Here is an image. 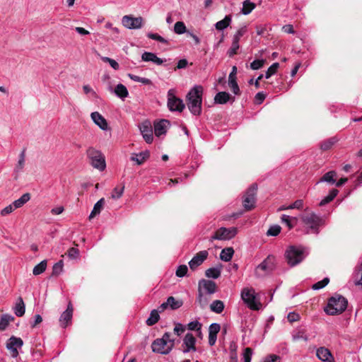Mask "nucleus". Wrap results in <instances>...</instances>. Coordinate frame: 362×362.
<instances>
[{
	"label": "nucleus",
	"mask_w": 362,
	"mask_h": 362,
	"mask_svg": "<svg viewBox=\"0 0 362 362\" xmlns=\"http://www.w3.org/2000/svg\"><path fill=\"white\" fill-rule=\"evenodd\" d=\"M90 165L100 171L105 170L106 167L105 156L100 151L93 147L88 148L86 151Z\"/></svg>",
	"instance_id": "obj_6"
},
{
	"label": "nucleus",
	"mask_w": 362,
	"mask_h": 362,
	"mask_svg": "<svg viewBox=\"0 0 362 362\" xmlns=\"http://www.w3.org/2000/svg\"><path fill=\"white\" fill-rule=\"evenodd\" d=\"M158 322V310L154 309L151 311L150 317L146 320V324L152 326Z\"/></svg>",
	"instance_id": "obj_38"
},
{
	"label": "nucleus",
	"mask_w": 362,
	"mask_h": 362,
	"mask_svg": "<svg viewBox=\"0 0 362 362\" xmlns=\"http://www.w3.org/2000/svg\"><path fill=\"white\" fill-rule=\"evenodd\" d=\"M337 173L335 171H329L325 173L321 178L320 182H326L329 183L334 184L336 182L334 177H336Z\"/></svg>",
	"instance_id": "obj_35"
},
{
	"label": "nucleus",
	"mask_w": 362,
	"mask_h": 362,
	"mask_svg": "<svg viewBox=\"0 0 362 362\" xmlns=\"http://www.w3.org/2000/svg\"><path fill=\"white\" fill-rule=\"evenodd\" d=\"M257 190V185L256 184H253L247 189L243 195V205L246 211H250L255 208Z\"/></svg>",
	"instance_id": "obj_8"
},
{
	"label": "nucleus",
	"mask_w": 362,
	"mask_h": 362,
	"mask_svg": "<svg viewBox=\"0 0 362 362\" xmlns=\"http://www.w3.org/2000/svg\"><path fill=\"white\" fill-rule=\"evenodd\" d=\"M202 326V325L199 322L195 320L188 323L187 328L189 330L197 331V332H199V334H201Z\"/></svg>",
	"instance_id": "obj_45"
},
{
	"label": "nucleus",
	"mask_w": 362,
	"mask_h": 362,
	"mask_svg": "<svg viewBox=\"0 0 362 362\" xmlns=\"http://www.w3.org/2000/svg\"><path fill=\"white\" fill-rule=\"evenodd\" d=\"M15 209H16L14 208V206L12 203L11 204H9L8 206H6L1 211V215L3 216H6L12 213Z\"/></svg>",
	"instance_id": "obj_62"
},
{
	"label": "nucleus",
	"mask_w": 362,
	"mask_h": 362,
	"mask_svg": "<svg viewBox=\"0 0 362 362\" xmlns=\"http://www.w3.org/2000/svg\"><path fill=\"white\" fill-rule=\"evenodd\" d=\"M275 257L272 255H269L261 264H259L256 267L255 271V276L260 278L267 275L275 269Z\"/></svg>",
	"instance_id": "obj_7"
},
{
	"label": "nucleus",
	"mask_w": 362,
	"mask_h": 362,
	"mask_svg": "<svg viewBox=\"0 0 362 362\" xmlns=\"http://www.w3.org/2000/svg\"><path fill=\"white\" fill-rule=\"evenodd\" d=\"M206 294L198 292V296L197 298V302L199 304L202 308H204L207 305L209 299L206 296Z\"/></svg>",
	"instance_id": "obj_41"
},
{
	"label": "nucleus",
	"mask_w": 362,
	"mask_h": 362,
	"mask_svg": "<svg viewBox=\"0 0 362 362\" xmlns=\"http://www.w3.org/2000/svg\"><path fill=\"white\" fill-rule=\"evenodd\" d=\"M91 118L94 123L97 124L103 130H106L108 128V124L106 119L98 112H92Z\"/></svg>",
	"instance_id": "obj_21"
},
{
	"label": "nucleus",
	"mask_w": 362,
	"mask_h": 362,
	"mask_svg": "<svg viewBox=\"0 0 362 362\" xmlns=\"http://www.w3.org/2000/svg\"><path fill=\"white\" fill-rule=\"evenodd\" d=\"M104 204H105V199L104 198H101L100 200H98L95 204L93 209L88 217L89 220H91L95 216L98 215L101 212V211L104 206Z\"/></svg>",
	"instance_id": "obj_24"
},
{
	"label": "nucleus",
	"mask_w": 362,
	"mask_h": 362,
	"mask_svg": "<svg viewBox=\"0 0 362 362\" xmlns=\"http://www.w3.org/2000/svg\"><path fill=\"white\" fill-rule=\"evenodd\" d=\"M128 76L132 80H133L134 81L140 82V83H142L146 84V85L151 84V81L148 78H142V77H140L139 76H136V75H134V74H129Z\"/></svg>",
	"instance_id": "obj_50"
},
{
	"label": "nucleus",
	"mask_w": 362,
	"mask_h": 362,
	"mask_svg": "<svg viewBox=\"0 0 362 362\" xmlns=\"http://www.w3.org/2000/svg\"><path fill=\"white\" fill-rule=\"evenodd\" d=\"M183 305V301L180 299H176L173 296L168 298L165 302L160 305V312L165 310H177Z\"/></svg>",
	"instance_id": "obj_18"
},
{
	"label": "nucleus",
	"mask_w": 362,
	"mask_h": 362,
	"mask_svg": "<svg viewBox=\"0 0 362 362\" xmlns=\"http://www.w3.org/2000/svg\"><path fill=\"white\" fill-rule=\"evenodd\" d=\"M228 85L235 95H239L240 91L236 80H229Z\"/></svg>",
	"instance_id": "obj_56"
},
{
	"label": "nucleus",
	"mask_w": 362,
	"mask_h": 362,
	"mask_svg": "<svg viewBox=\"0 0 362 362\" xmlns=\"http://www.w3.org/2000/svg\"><path fill=\"white\" fill-rule=\"evenodd\" d=\"M185 331V327L183 325H182L181 323H176L175 324V328H174V332H175V333L176 334L180 336Z\"/></svg>",
	"instance_id": "obj_64"
},
{
	"label": "nucleus",
	"mask_w": 362,
	"mask_h": 362,
	"mask_svg": "<svg viewBox=\"0 0 362 362\" xmlns=\"http://www.w3.org/2000/svg\"><path fill=\"white\" fill-rule=\"evenodd\" d=\"M15 320V317L9 314L1 315L0 319V331H4L10 324Z\"/></svg>",
	"instance_id": "obj_23"
},
{
	"label": "nucleus",
	"mask_w": 362,
	"mask_h": 362,
	"mask_svg": "<svg viewBox=\"0 0 362 362\" xmlns=\"http://www.w3.org/2000/svg\"><path fill=\"white\" fill-rule=\"evenodd\" d=\"M255 8V4L250 0H245L243 3V8L241 12L244 15H247L252 12Z\"/></svg>",
	"instance_id": "obj_32"
},
{
	"label": "nucleus",
	"mask_w": 362,
	"mask_h": 362,
	"mask_svg": "<svg viewBox=\"0 0 362 362\" xmlns=\"http://www.w3.org/2000/svg\"><path fill=\"white\" fill-rule=\"evenodd\" d=\"M252 354L253 352L251 348H245L243 354V362H251Z\"/></svg>",
	"instance_id": "obj_51"
},
{
	"label": "nucleus",
	"mask_w": 362,
	"mask_h": 362,
	"mask_svg": "<svg viewBox=\"0 0 362 362\" xmlns=\"http://www.w3.org/2000/svg\"><path fill=\"white\" fill-rule=\"evenodd\" d=\"M230 362H238L235 346H230Z\"/></svg>",
	"instance_id": "obj_59"
},
{
	"label": "nucleus",
	"mask_w": 362,
	"mask_h": 362,
	"mask_svg": "<svg viewBox=\"0 0 362 362\" xmlns=\"http://www.w3.org/2000/svg\"><path fill=\"white\" fill-rule=\"evenodd\" d=\"M196 339L192 333H187L183 339L182 344V352L186 354L191 351H196L197 348L195 346Z\"/></svg>",
	"instance_id": "obj_16"
},
{
	"label": "nucleus",
	"mask_w": 362,
	"mask_h": 362,
	"mask_svg": "<svg viewBox=\"0 0 362 362\" xmlns=\"http://www.w3.org/2000/svg\"><path fill=\"white\" fill-rule=\"evenodd\" d=\"M338 192L339 191L336 189H332L329 194L320 201V206H324L332 202L337 197Z\"/></svg>",
	"instance_id": "obj_31"
},
{
	"label": "nucleus",
	"mask_w": 362,
	"mask_h": 362,
	"mask_svg": "<svg viewBox=\"0 0 362 362\" xmlns=\"http://www.w3.org/2000/svg\"><path fill=\"white\" fill-rule=\"evenodd\" d=\"M63 261L59 260L57 263H55L52 268V275L53 276H58L63 270Z\"/></svg>",
	"instance_id": "obj_47"
},
{
	"label": "nucleus",
	"mask_w": 362,
	"mask_h": 362,
	"mask_svg": "<svg viewBox=\"0 0 362 362\" xmlns=\"http://www.w3.org/2000/svg\"><path fill=\"white\" fill-rule=\"evenodd\" d=\"M102 60L104 62H108L110 64V65L115 69V70H118L119 68V64L114 59H111V58H109V57H104L102 58Z\"/></svg>",
	"instance_id": "obj_58"
},
{
	"label": "nucleus",
	"mask_w": 362,
	"mask_h": 362,
	"mask_svg": "<svg viewBox=\"0 0 362 362\" xmlns=\"http://www.w3.org/2000/svg\"><path fill=\"white\" fill-rule=\"evenodd\" d=\"M74 308L71 302L69 303L66 310L63 312L59 318L60 325L66 328L71 322Z\"/></svg>",
	"instance_id": "obj_19"
},
{
	"label": "nucleus",
	"mask_w": 362,
	"mask_h": 362,
	"mask_svg": "<svg viewBox=\"0 0 362 362\" xmlns=\"http://www.w3.org/2000/svg\"><path fill=\"white\" fill-rule=\"evenodd\" d=\"M337 142V139L335 138H330L321 144V148L324 151L329 150L332 147V146Z\"/></svg>",
	"instance_id": "obj_43"
},
{
	"label": "nucleus",
	"mask_w": 362,
	"mask_h": 362,
	"mask_svg": "<svg viewBox=\"0 0 362 362\" xmlns=\"http://www.w3.org/2000/svg\"><path fill=\"white\" fill-rule=\"evenodd\" d=\"M170 123L167 119H160V136L165 134L170 127Z\"/></svg>",
	"instance_id": "obj_49"
},
{
	"label": "nucleus",
	"mask_w": 362,
	"mask_h": 362,
	"mask_svg": "<svg viewBox=\"0 0 362 362\" xmlns=\"http://www.w3.org/2000/svg\"><path fill=\"white\" fill-rule=\"evenodd\" d=\"M187 271H188V268H187V265L182 264L177 267L175 274L178 277H184L187 274Z\"/></svg>",
	"instance_id": "obj_54"
},
{
	"label": "nucleus",
	"mask_w": 362,
	"mask_h": 362,
	"mask_svg": "<svg viewBox=\"0 0 362 362\" xmlns=\"http://www.w3.org/2000/svg\"><path fill=\"white\" fill-rule=\"evenodd\" d=\"M239 43L234 42L232 40V45L228 51V54L229 57H233L234 54L237 53L238 49H239Z\"/></svg>",
	"instance_id": "obj_57"
},
{
	"label": "nucleus",
	"mask_w": 362,
	"mask_h": 362,
	"mask_svg": "<svg viewBox=\"0 0 362 362\" xmlns=\"http://www.w3.org/2000/svg\"><path fill=\"white\" fill-rule=\"evenodd\" d=\"M141 59L144 62H153L154 63L158 64V57L153 53L145 52L142 54Z\"/></svg>",
	"instance_id": "obj_39"
},
{
	"label": "nucleus",
	"mask_w": 362,
	"mask_h": 362,
	"mask_svg": "<svg viewBox=\"0 0 362 362\" xmlns=\"http://www.w3.org/2000/svg\"><path fill=\"white\" fill-rule=\"evenodd\" d=\"M25 150H23L22 152L19 155V159L18 163L15 168V172L16 173H21L25 165Z\"/></svg>",
	"instance_id": "obj_33"
},
{
	"label": "nucleus",
	"mask_w": 362,
	"mask_h": 362,
	"mask_svg": "<svg viewBox=\"0 0 362 362\" xmlns=\"http://www.w3.org/2000/svg\"><path fill=\"white\" fill-rule=\"evenodd\" d=\"M175 339L172 338V334L165 333L160 339V354H168L174 346Z\"/></svg>",
	"instance_id": "obj_12"
},
{
	"label": "nucleus",
	"mask_w": 362,
	"mask_h": 362,
	"mask_svg": "<svg viewBox=\"0 0 362 362\" xmlns=\"http://www.w3.org/2000/svg\"><path fill=\"white\" fill-rule=\"evenodd\" d=\"M174 31L178 35L183 34L186 32V26L182 21L177 22L174 25Z\"/></svg>",
	"instance_id": "obj_44"
},
{
	"label": "nucleus",
	"mask_w": 362,
	"mask_h": 362,
	"mask_svg": "<svg viewBox=\"0 0 362 362\" xmlns=\"http://www.w3.org/2000/svg\"><path fill=\"white\" fill-rule=\"evenodd\" d=\"M23 345V341L20 337L11 336L6 342V347L13 358H16L19 355L18 349H21Z\"/></svg>",
	"instance_id": "obj_10"
},
{
	"label": "nucleus",
	"mask_w": 362,
	"mask_h": 362,
	"mask_svg": "<svg viewBox=\"0 0 362 362\" xmlns=\"http://www.w3.org/2000/svg\"><path fill=\"white\" fill-rule=\"evenodd\" d=\"M301 220L306 227V233H319V228L325 224V221L316 214L311 212L301 216Z\"/></svg>",
	"instance_id": "obj_3"
},
{
	"label": "nucleus",
	"mask_w": 362,
	"mask_h": 362,
	"mask_svg": "<svg viewBox=\"0 0 362 362\" xmlns=\"http://www.w3.org/2000/svg\"><path fill=\"white\" fill-rule=\"evenodd\" d=\"M79 250L76 247H71L67 251L68 256L71 259H75L78 257Z\"/></svg>",
	"instance_id": "obj_63"
},
{
	"label": "nucleus",
	"mask_w": 362,
	"mask_h": 362,
	"mask_svg": "<svg viewBox=\"0 0 362 362\" xmlns=\"http://www.w3.org/2000/svg\"><path fill=\"white\" fill-rule=\"evenodd\" d=\"M281 228L279 225L272 226L267 232V235L276 236L281 232Z\"/></svg>",
	"instance_id": "obj_52"
},
{
	"label": "nucleus",
	"mask_w": 362,
	"mask_h": 362,
	"mask_svg": "<svg viewBox=\"0 0 362 362\" xmlns=\"http://www.w3.org/2000/svg\"><path fill=\"white\" fill-rule=\"evenodd\" d=\"M140 132L146 143L150 144L153 141V129L151 123L145 120L139 125Z\"/></svg>",
	"instance_id": "obj_17"
},
{
	"label": "nucleus",
	"mask_w": 362,
	"mask_h": 362,
	"mask_svg": "<svg viewBox=\"0 0 362 362\" xmlns=\"http://www.w3.org/2000/svg\"><path fill=\"white\" fill-rule=\"evenodd\" d=\"M230 99V95L226 92H219L214 97V102L217 104H226Z\"/></svg>",
	"instance_id": "obj_25"
},
{
	"label": "nucleus",
	"mask_w": 362,
	"mask_h": 362,
	"mask_svg": "<svg viewBox=\"0 0 362 362\" xmlns=\"http://www.w3.org/2000/svg\"><path fill=\"white\" fill-rule=\"evenodd\" d=\"M115 94L120 98H125L128 96V90L123 84H118L115 89Z\"/></svg>",
	"instance_id": "obj_34"
},
{
	"label": "nucleus",
	"mask_w": 362,
	"mask_h": 362,
	"mask_svg": "<svg viewBox=\"0 0 362 362\" xmlns=\"http://www.w3.org/2000/svg\"><path fill=\"white\" fill-rule=\"evenodd\" d=\"M247 28L246 26L241 27L238 31L235 33L233 37V41L239 43L240 38L246 33Z\"/></svg>",
	"instance_id": "obj_42"
},
{
	"label": "nucleus",
	"mask_w": 362,
	"mask_h": 362,
	"mask_svg": "<svg viewBox=\"0 0 362 362\" xmlns=\"http://www.w3.org/2000/svg\"><path fill=\"white\" fill-rule=\"evenodd\" d=\"M281 358L275 354H271L266 356L262 362H280Z\"/></svg>",
	"instance_id": "obj_61"
},
{
	"label": "nucleus",
	"mask_w": 362,
	"mask_h": 362,
	"mask_svg": "<svg viewBox=\"0 0 362 362\" xmlns=\"http://www.w3.org/2000/svg\"><path fill=\"white\" fill-rule=\"evenodd\" d=\"M234 254V250L232 247H226L221 250L220 254V258L221 260L225 262H229Z\"/></svg>",
	"instance_id": "obj_30"
},
{
	"label": "nucleus",
	"mask_w": 362,
	"mask_h": 362,
	"mask_svg": "<svg viewBox=\"0 0 362 362\" xmlns=\"http://www.w3.org/2000/svg\"><path fill=\"white\" fill-rule=\"evenodd\" d=\"M47 268V261L43 260L40 262L39 264H37L33 270V274L35 276L40 275L42 273H43Z\"/></svg>",
	"instance_id": "obj_37"
},
{
	"label": "nucleus",
	"mask_w": 362,
	"mask_h": 362,
	"mask_svg": "<svg viewBox=\"0 0 362 362\" xmlns=\"http://www.w3.org/2000/svg\"><path fill=\"white\" fill-rule=\"evenodd\" d=\"M241 298L250 310H259L262 308V303L252 288H244L241 291Z\"/></svg>",
	"instance_id": "obj_5"
},
{
	"label": "nucleus",
	"mask_w": 362,
	"mask_h": 362,
	"mask_svg": "<svg viewBox=\"0 0 362 362\" xmlns=\"http://www.w3.org/2000/svg\"><path fill=\"white\" fill-rule=\"evenodd\" d=\"M329 281V278L326 277V278L323 279L322 281H320L314 284L313 285L312 288L314 290L321 289V288L325 287L328 284Z\"/></svg>",
	"instance_id": "obj_53"
},
{
	"label": "nucleus",
	"mask_w": 362,
	"mask_h": 362,
	"mask_svg": "<svg viewBox=\"0 0 362 362\" xmlns=\"http://www.w3.org/2000/svg\"><path fill=\"white\" fill-rule=\"evenodd\" d=\"M231 21L230 16H226L223 20L218 21L215 24V27L218 30H223L230 25Z\"/></svg>",
	"instance_id": "obj_28"
},
{
	"label": "nucleus",
	"mask_w": 362,
	"mask_h": 362,
	"mask_svg": "<svg viewBox=\"0 0 362 362\" xmlns=\"http://www.w3.org/2000/svg\"><path fill=\"white\" fill-rule=\"evenodd\" d=\"M347 304V300L344 297L341 296H335L329 300L325 311L328 315H339L346 309Z\"/></svg>",
	"instance_id": "obj_4"
},
{
	"label": "nucleus",
	"mask_w": 362,
	"mask_h": 362,
	"mask_svg": "<svg viewBox=\"0 0 362 362\" xmlns=\"http://www.w3.org/2000/svg\"><path fill=\"white\" fill-rule=\"evenodd\" d=\"M124 189V185L121 187H115L112 192L111 197L115 199L120 198L123 194Z\"/></svg>",
	"instance_id": "obj_48"
},
{
	"label": "nucleus",
	"mask_w": 362,
	"mask_h": 362,
	"mask_svg": "<svg viewBox=\"0 0 362 362\" xmlns=\"http://www.w3.org/2000/svg\"><path fill=\"white\" fill-rule=\"evenodd\" d=\"M203 87L194 86L186 96V104L190 112L196 116L202 113Z\"/></svg>",
	"instance_id": "obj_1"
},
{
	"label": "nucleus",
	"mask_w": 362,
	"mask_h": 362,
	"mask_svg": "<svg viewBox=\"0 0 362 362\" xmlns=\"http://www.w3.org/2000/svg\"><path fill=\"white\" fill-rule=\"evenodd\" d=\"M168 107L170 111L182 112L185 109L183 101L175 95V90L170 89L168 93Z\"/></svg>",
	"instance_id": "obj_9"
},
{
	"label": "nucleus",
	"mask_w": 362,
	"mask_h": 362,
	"mask_svg": "<svg viewBox=\"0 0 362 362\" xmlns=\"http://www.w3.org/2000/svg\"><path fill=\"white\" fill-rule=\"evenodd\" d=\"M305 249L302 246H289L285 252L287 263L291 267L300 264L307 256Z\"/></svg>",
	"instance_id": "obj_2"
},
{
	"label": "nucleus",
	"mask_w": 362,
	"mask_h": 362,
	"mask_svg": "<svg viewBox=\"0 0 362 362\" xmlns=\"http://www.w3.org/2000/svg\"><path fill=\"white\" fill-rule=\"evenodd\" d=\"M209 252L206 250H202L197 253L189 262V267L191 270H196L207 259Z\"/></svg>",
	"instance_id": "obj_14"
},
{
	"label": "nucleus",
	"mask_w": 362,
	"mask_h": 362,
	"mask_svg": "<svg viewBox=\"0 0 362 362\" xmlns=\"http://www.w3.org/2000/svg\"><path fill=\"white\" fill-rule=\"evenodd\" d=\"M122 22L123 25L129 29H138L142 26L143 18L141 17L124 16Z\"/></svg>",
	"instance_id": "obj_15"
},
{
	"label": "nucleus",
	"mask_w": 362,
	"mask_h": 362,
	"mask_svg": "<svg viewBox=\"0 0 362 362\" xmlns=\"http://www.w3.org/2000/svg\"><path fill=\"white\" fill-rule=\"evenodd\" d=\"M217 291L216 284L211 280L201 279L198 283V292L212 295Z\"/></svg>",
	"instance_id": "obj_13"
},
{
	"label": "nucleus",
	"mask_w": 362,
	"mask_h": 362,
	"mask_svg": "<svg viewBox=\"0 0 362 362\" xmlns=\"http://www.w3.org/2000/svg\"><path fill=\"white\" fill-rule=\"evenodd\" d=\"M225 305L223 301L220 300H214L210 305V309L212 312L216 313H221L224 310Z\"/></svg>",
	"instance_id": "obj_29"
},
{
	"label": "nucleus",
	"mask_w": 362,
	"mask_h": 362,
	"mask_svg": "<svg viewBox=\"0 0 362 362\" xmlns=\"http://www.w3.org/2000/svg\"><path fill=\"white\" fill-rule=\"evenodd\" d=\"M13 312L18 317H22L24 315L25 312V305L21 297L18 298L17 302L13 308Z\"/></svg>",
	"instance_id": "obj_22"
},
{
	"label": "nucleus",
	"mask_w": 362,
	"mask_h": 362,
	"mask_svg": "<svg viewBox=\"0 0 362 362\" xmlns=\"http://www.w3.org/2000/svg\"><path fill=\"white\" fill-rule=\"evenodd\" d=\"M317 358L324 362H334V357L330 351L325 347H320L317 349Z\"/></svg>",
	"instance_id": "obj_20"
},
{
	"label": "nucleus",
	"mask_w": 362,
	"mask_h": 362,
	"mask_svg": "<svg viewBox=\"0 0 362 362\" xmlns=\"http://www.w3.org/2000/svg\"><path fill=\"white\" fill-rule=\"evenodd\" d=\"M279 66V63H277V62H275V63H274L273 64H272V65L269 67V69H267V71H266V73H265V76H265V78H270L272 75H274V74L276 72V71H277V69H278Z\"/></svg>",
	"instance_id": "obj_46"
},
{
	"label": "nucleus",
	"mask_w": 362,
	"mask_h": 362,
	"mask_svg": "<svg viewBox=\"0 0 362 362\" xmlns=\"http://www.w3.org/2000/svg\"><path fill=\"white\" fill-rule=\"evenodd\" d=\"M221 327L219 324L212 323L209 327V333L217 335Z\"/></svg>",
	"instance_id": "obj_60"
},
{
	"label": "nucleus",
	"mask_w": 362,
	"mask_h": 362,
	"mask_svg": "<svg viewBox=\"0 0 362 362\" xmlns=\"http://www.w3.org/2000/svg\"><path fill=\"white\" fill-rule=\"evenodd\" d=\"M237 234V229L236 228H226L224 227L218 229L214 235H212L210 238L211 241H213L214 240H230L231 238H234L235 235Z\"/></svg>",
	"instance_id": "obj_11"
},
{
	"label": "nucleus",
	"mask_w": 362,
	"mask_h": 362,
	"mask_svg": "<svg viewBox=\"0 0 362 362\" xmlns=\"http://www.w3.org/2000/svg\"><path fill=\"white\" fill-rule=\"evenodd\" d=\"M148 152H141L140 153H133L131 156V160L136 162L138 165H141L146 159L148 157Z\"/></svg>",
	"instance_id": "obj_27"
},
{
	"label": "nucleus",
	"mask_w": 362,
	"mask_h": 362,
	"mask_svg": "<svg viewBox=\"0 0 362 362\" xmlns=\"http://www.w3.org/2000/svg\"><path fill=\"white\" fill-rule=\"evenodd\" d=\"M264 59H256L250 64V68L252 70H258L261 69L264 64Z\"/></svg>",
	"instance_id": "obj_55"
},
{
	"label": "nucleus",
	"mask_w": 362,
	"mask_h": 362,
	"mask_svg": "<svg viewBox=\"0 0 362 362\" xmlns=\"http://www.w3.org/2000/svg\"><path fill=\"white\" fill-rule=\"evenodd\" d=\"M31 198L30 193L23 194L19 199L15 200L13 202L14 208L18 209L22 207L25 203H27Z\"/></svg>",
	"instance_id": "obj_26"
},
{
	"label": "nucleus",
	"mask_w": 362,
	"mask_h": 362,
	"mask_svg": "<svg viewBox=\"0 0 362 362\" xmlns=\"http://www.w3.org/2000/svg\"><path fill=\"white\" fill-rule=\"evenodd\" d=\"M304 340L308 341V336L305 334V332L304 329L298 330L296 333L293 334V340L298 341V340Z\"/></svg>",
	"instance_id": "obj_40"
},
{
	"label": "nucleus",
	"mask_w": 362,
	"mask_h": 362,
	"mask_svg": "<svg viewBox=\"0 0 362 362\" xmlns=\"http://www.w3.org/2000/svg\"><path fill=\"white\" fill-rule=\"evenodd\" d=\"M205 275L208 278L218 279L221 275V269L218 268H209L206 270Z\"/></svg>",
	"instance_id": "obj_36"
}]
</instances>
